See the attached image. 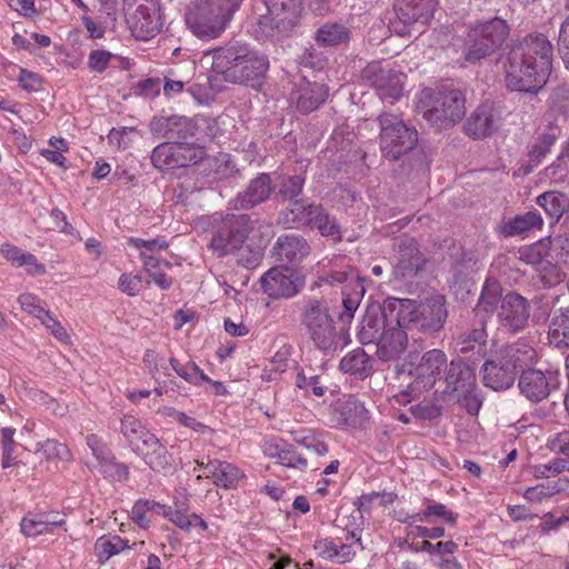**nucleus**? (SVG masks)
Here are the masks:
<instances>
[{"instance_id":"nucleus-1","label":"nucleus","mask_w":569,"mask_h":569,"mask_svg":"<svg viewBox=\"0 0 569 569\" xmlns=\"http://www.w3.org/2000/svg\"><path fill=\"white\" fill-rule=\"evenodd\" d=\"M552 47L545 36H535L513 47L506 66V84L520 92H537L551 71Z\"/></svg>"},{"instance_id":"nucleus-2","label":"nucleus","mask_w":569,"mask_h":569,"mask_svg":"<svg viewBox=\"0 0 569 569\" xmlns=\"http://www.w3.org/2000/svg\"><path fill=\"white\" fill-rule=\"evenodd\" d=\"M211 64L212 73L230 82L247 83L262 77L268 69L266 57L249 50L246 46H231L207 53L201 59Z\"/></svg>"},{"instance_id":"nucleus-3","label":"nucleus","mask_w":569,"mask_h":569,"mask_svg":"<svg viewBox=\"0 0 569 569\" xmlns=\"http://www.w3.org/2000/svg\"><path fill=\"white\" fill-rule=\"evenodd\" d=\"M120 431L132 450L156 471L170 473L174 470V460L159 439L151 433L133 415L121 419Z\"/></svg>"},{"instance_id":"nucleus-4","label":"nucleus","mask_w":569,"mask_h":569,"mask_svg":"<svg viewBox=\"0 0 569 569\" xmlns=\"http://www.w3.org/2000/svg\"><path fill=\"white\" fill-rule=\"evenodd\" d=\"M240 0H201L187 13V24L200 39H213L226 29Z\"/></svg>"},{"instance_id":"nucleus-5","label":"nucleus","mask_w":569,"mask_h":569,"mask_svg":"<svg viewBox=\"0 0 569 569\" xmlns=\"http://www.w3.org/2000/svg\"><path fill=\"white\" fill-rule=\"evenodd\" d=\"M448 359L443 351L432 349L423 355H409L397 367L399 376L411 378L410 388L415 393H422L433 388L447 369Z\"/></svg>"},{"instance_id":"nucleus-6","label":"nucleus","mask_w":569,"mask_h":569,"mask_svg":"<svg viewBox=\"0 0 569 569\" xmlns=\"http://www.w3.org/2000/svg\"><path fill=\"white\" fill-rule=\"evenodd\" d=\"M465 103V96L459 90L433 92L423 89L419 93L417 108L429 122L447 126L462 119Z\"/></svg>"},{"instance_id":"nucleus-7","label":"nucleus","mask_w":569,"mask_h":569,"mask_svg":"<svg viewBox=\"0 0 569 569\" xmlns=\"http://www.w3.org/2000/svg\"><path fill=\"white\" fill-rule=\"evenodd\" d=\"M509 28L505 20L495 18L471 27L465 40L463 56L476 63L493 52L507 38Z\"/></svg>"},{"instance_id":"nucleus-8","label":"nucleus","mask_w":569,"mask_h":569,"mask_svg":"<svg viewBox=\"0 0 569 569\" xmlns=\"http://www.w3.org/2000/svg\"><path fill=\"white\" fill-rule=\"evenodd\" d=\"M123 11L137 39L149 40L160 32L162 19L158 0H123Z\"/></svg>"},{"instance_id":"nucleus-9","label":"nucleus","mask_w":569,"mask_h":569,"mask_svg":"<svg viewBox=\"0 0 569 569\" xmlns=\"http://www.w3.org/2000/svg\"><path fill=\"white\" fill-rule=\"evenodd\" d=\"M380 123V148L382 154L389 159H398L413 149L418 134L407 127L401 119L393 114H382Z\"/></svg>"},{"instance_id":"nucleus-10","label":"nucleus","mask_w":569,"mask_h":569,"mask_svg":"<svg viewBox=\"0 0 569 569\" xmlns=\"http://www.w3.org/2000/svg\"><path fill=\"white\" fill-rule=\"evenodd\" d=\"M203 156L204 151L200 147L174 142L162 143L156 147L152 151L151 160L156 168L167 170L197 163Z\"/></svg>"},{"instance_id":"nucleus-11","label":"nucleus","mask_w":569,"mask_h":569,"mask_svg":"<svg viewBox=\"0 0 569 569\" xmlns=\"http://www.w3.org/2000/svg\"><path fill=\"white\" fill-rule=\"evenodd\" d=\"M305 325L313 342L320 349H330L337 345V332L327 308L319 302L309 305L305 315Z\"/></svg>"},{"instance_id":"nucleus-12","label":"nucleus","mask_w":569,"mask_h":569,"mask_svg":"<svg viewBox=\"0 0 569 569\" xmlns=\"http://www.w3.org/2000/svg\"><path fill=\"white\" fill-rule=\"evenodd\" d=\"M363 77L371 81L382 100L392 103L402 94L406 76L401 71L382 67L380 62H371L363 70Z\"/></svg>"},{"instance_id":"nucleus-13","label":"nucleus","mask_w":569,"mask_h":569,"mask_svg":"<svg viewBox=\"0 0 569 569\" xmlns=\"http://www.w3.org/2000/svg\"><path fill=\"white\" fill-rule=\"evenodd\" d=\"M520 361L513 349L508 350L506 357L501 359L486 361L482 368L483 383L496 391L509 389L513 385Z\"/></svg>"},{"instance_id":"nucleus-14","label":"nucleus","mask_w":569,"mask_h":569,"mask_svg":"<svg viewBox=\"0 0 569 569\" xmlns=\"http://www.w3.org/2000/svg\"><path fill=\"white\" fill-rule=\"evenodd\" d=\"M301 283L302 279L297 271L283 267L273 268L261 278L263 291L274 298L296 295Z\"/></svg>"},{"instance_id":"nucleus-15","label":"nucleus","mask_w":569,"mask_h":569,"mask_svg":"<svg viewBox=\"0 0 569 569\" xmlns=\"http://www.w3.org/2000/svg\"><path fill=\"white\" fill-rule=\"evenodd\" d=\"M500 329L516 332L525 328L529 319V307L525 298L517 293L507 295L498 311Z\"/></svg>"},{"instance_id":"nucleus-16","label":"nucleus","mask_w":569,"mask_h":569,"mask_svg":"<svg viewBox=\"0 0 569 569\" xmlns=\"http://www.w3.org/2000/svg\"><path fill=\"white\" fill-rule=\"evenodd\" d=\"M521 393L532 402L546 399L553 389H557V377L541 370L530 369L523 371L519 378Z\"/></svg>"},{"instance_id":"nucleus-17","label":"nucleus","mask_w":569,"mask_h":569,"mask_svg":"<svg viewBox=\"0 0 569 569\" xmlns=\"http://www.w3.org/2000/svg\"><path fill=\"white\" fill-rule=\"evenodd\" d=\"M291 213L293 224H311L313 223L323 237H329L333 241L340 240V231L333 219L322 214V210L316 206L303 207L299 202L293 203Z\"/></svg>"},{"instance_id":"nucleus-18","label":"nucleus","mask_w":569,"mask_h":569,"mask_svg":"<svg viewBox=\"0 0 569 569\" xmlns=\"http://www.w3.org/2000/svg\"><path fill=\"white\" fill-rule=\"evenodd\" d=\"M458 378L453 381V391L458 401L471 415H477L481 408L482 400L477 392L476 376L468 366H458Z\"/></svg>"},{"instance_id":"nucleus-19","label":"nucleus","mask_w":569,"mask_h":569,"mask_svg":"<svg viewBox=\"0 0 569 569\" xmlns=\"http://www.w3.org/2000/svg\"><path fill=\"white\" fill-rule=\"evenodd\" d=\"M260 447L267 458L277 460L283 467L296 469H305L307 467V460L280 438H264Z\"/></svg>"},{"instance_id":"nucleus-20","label":"nucleus","mask_w":569,"mask_h":569,"mask_svg":"<svg viewBox=\"0 0 569 569\" xmlns=\"http://www.w3.org/2000/svg\"><path fill=\"white\" fill-rule=\"evenodd\" d=\"M248 228V219L244 216H239L234 220L230 221V226L226 229L220 230L211 241L213 250L218 251L219 254L228 253L239 246L244 240V232Z\"/></svg>"},{"instance_id":"nucleus-21","label":"nucleus","mask_w":569,"mask_h":569,"mask_svg":"<svg viewBox=\"0 0 569 569\" xmlns=\"http://www.w3.org/2000/svg\"><path fill=\"white\" fill-rule=\"evenodd\" d=\"M497 128L496 110L491 104H481L468 118L465 130L473 138L490 136Z\"/></svg>"},{"instance_id":"nucleus-22","label":"nucleus","mask_w":569,"mask_h":569,"mask_svg":"<svg viewBox=\"0 0 569 569\" xmlns=\"http://www.w3.org/2000/svg\"><path fill=\"white\" fill-rule=\"evenodd\" d=\"M436 0H401L396 6V13L405 24L417 21L427 22L433 14Z\"/></svg>"},{"instance_id":"nucleus-23","label":"nucleus","mask_w":569,"mask_h":569,"mask_svg":"<svg viewBox=\"0 0 569 569\" xmlns=\"http://www.w3.org/2000/svg\"><path fill=\"white\" fill-rule=\"evenodd\" d=\"M0 254L16 268H26L27 273L31 276H40L46 273L44 264L38 262L37 258L21 248L11 243H2L0 246Z\"/></svg>"},{"instance_id":"nucleus-24","label":"nucleus","mask_w":569,"mask_h":569,"mask_svg":"<svg viewBox=\"0 0 569 569\" xmlns=\"http://www.w3.org/2000/svg\"><path fill=\"white\" fill-rule=\"evenodd\" d=\"M269 17H264L261 24L274 22L277 28L286 29L292 26L298 17L296 0H266Z\"/></svg>"},{"instance_id":"nucleus-25","label":"nucleus","mask_w":569,"mask_h":569,"mask_svg":"<svg viewBox=\"0 0 569 569\" xmlns=\"http://www.w3.org/2000/svg\"><path fill=\"white\" fill-rule=\"evenodd\" d=\"M407 333L405 329L396 326H389L380 336L378 355L383 360H389L402 352L407 346Z\"/></svg>"},{"instance_id":"nucleus-26","label":"nucleus","mask_w":569,"mask_h":569,"mask_svg":"<svg viewBox=\"0 0 569 569\" xmlns=\"http://www.w3.org/2000/svg\"><path fill=\"white\" fill-rule=\"evenodd\" d=\"M204 468L208 470L207 478L223 488H233L244 478L243 471L227 461L211 460Z\"/></svg>"},{"instance_id":"nucleus-27","label":"nucleus","mask_w":569,"mask_h":569,"mask_svg":"<svg viewBox=\"0 0 569 569\" xmlns=\"http://www.w3.org/2000/svg\"><path fill=\"white\" fill-rule=\"evenodd\" d=\"M34 455L39 458L40 463L58 465L59 462H71L73 456L67 445L53 439H47L38 442Z\"/></svg>"},{"instance_id":"nucleus-28","label":"nucleus","mask_w":569,"mask_h":569,"mask_svg":"<svg viewBox=\"0 0 569 569\" xmlns=\"http://www.w3.org/2000/svg\"><path fill=\"white\" fill-rule=\"evenodd\" d=\"M383 330H387L385 313L379 309L367 312L361 321L359 339L365 345L375 341L378 343Z\"/></svg>"},{"instance_id":"nucleus-29","label":"nucleus","mask_w":569,"mask_h":569,"mask_svg":"<svg viewBox=\"0 0 569 569\" xmlns=\"http://www.w3.org/2000/svg\"><path fill=\"white\" fill-rule=\"evenodd\" d=\"M548 339L559 349L569 347V308L555 312L549 326Z\"/></svg>"},{"instance_id":"nucleus-30","label":"nucleus","mask_w":569,"mask_h":569,"mask_svg":"<svg viewBox=\"0 0 569 569\" xmlns=\"http://www.w3.org/2000/svg\"><path fill=\"white\" fill-rule=\"evenodd\" d=\"M389 307L396 312V325L405 329L421 318V306L410 299H391Z\"/></svg>"},{"instance_id":"nucleus-31","label":"nucleus","mask_w":569,"mask_h":569,"mask_svg":"<svg viewBox=\"0 0 569 569\" xmlns=\"http://www.w3.org/2000/svg\"><path fill=\"white\" fill-rule=\"evenodd\" d=\"M542 218L539 213L529 211L525 214L509 219L500 227V232L506 237H512L527 232L535 228H541Z\"/></svg>"},{"instance_id":"nucleus-32","label":"nucleus","mask_w":569,"mask_h":569,"mask_svg":"<svg viewBox=\"0 0 569 569\" xmlns=\"http://www.w3.org/2000/svg\"><path fill=\"white\" fill-rule=\"evenodd\" d=\"M94 555L100 563H104L111 557L130 549L128 541L117 535H103L94 542Z\"/></svg>"},{"instance_id":"nucleus-33","label":"nucleus","mask_w":569,"mask_h":569,"mask_svg":"<svg viewBox=\"0 0 569 569\" xmlns=\"http://www.w3.org/2000/svg\"><path fill=\"white\" fill-rule=\"evenodd\" d=\"M458 519V515L449 510L445 505L429 501L422 513L412 515L413 521H426L429 523H447L455 526Z\"/></svg>"},{"instance_id":"nucleus-34","label":"nucleus","mask_w":569,"mask_h":569,"mask_svg":"<svg viewBox=\"0 0 569 569\" xmlns=\"http://www.w3.org/2000/svg\"><path fill=\"white\" fill-rule=\"evenodd\" d=\"M276 251L279 258L295 261L308 254L306 241L298 236L280 237L276 243Z\"/></svg>"},{"instance_id":"nucleus-35","label":"nucleus","mask_w":569,"mask_h":569,"mask_svg":"<svg viewBox=\"0 0 569 569\" xmlns=\"http://www.w3.org/2000/svg\"><path fill=\"white\" fill-rule=\"evenodd\" d=\"M446 318L447 310L443 298L439 297L421 306V327L423 329L437 330L442 327Z\"/></svg>"},{"instance_id":"nucleus-36","label":"nucleus","mask_w":569,"mask_h":569,"mask_svg":"<svg viewBox=\"0 0 569 569\" xmlns=\"http://www.w3.org/2000/svg\"><path fill=\"white\" fill-rule=\"evenodd\" d=\"M48 144L50 148H42L39 150V153L50 163L66 169L67 168V158L64 153L69 151V143L62 137H51L48 140Z\"/></svg>"},{"instance_id":"nucleus-37","label":"nucleus","mask_w":569,"mask_h":569,"mask_svg":"<svg viewBox=\"0 0 569 569\" xmlns=\"http://www.w3.org/2000/svg\"><path fill=\"white\" fill-rule=\"evenodd\" d=\"M271 192L270 179L267 174H260L251 182L242 197L243 207H253L266 200Z\"/></svg>"},{"instance_id":"nucleus-38","label":"nucleus","mask_w":569,"mask_h":569,"mask_svg":"<svg viewBox=\"0 0 569 569\" xmlns=\"http://www.w3.org/2000/svg\"><path fill=\"white\" fill-rule=\"evenodd\" d=\"M64 519L48 521L38 515H28L20 521V530L26 537H37L49 531L51 526L58 527L64 525Z\"/></svg>"},{"instance_id":"nucleus-39","label":"nucleus","mask_w":569,"mask_h":569,"mask_svg":"<svg viewBox=\"0 0 569 569\" xmlns=\"http://www.w3.org/2000/svg\"><path fill=\"white\" fill-rule=\"evenodd\" d=\"M349 31L339 23H326L317 31V42L321 46H338L349 40Z\"/></svg>"},{"instance_id":"nucleus-40","label":"nucleus","mask_w":569,"mask_h":569,"mask_svg":"<svg viewBox=\"0 0 569 569\" xmlns=\"http://www.w3.org/2000/svg\"><path fill=\"white\" fill-rule=\"evenodd\" d=\"M87 466L90 469H96L111 481L122 482L127 480L129 475L128 468L123 463L118 462L113 455L109 456L100 463H87Z\"/></svg>"},{"instance_id":"nucleus-41","label":"nucleus","mask_w":569,"mask_h":569,"mask_svg":"<svg viewBox=\"0 0 569 569\" xmlns=\"http://www.w3.org/2000/svg\"><path fill=\"white\" fill-rule=\"evenodd\" d=\"M308 92L301 94L297 101V108L303 112H310L317 109L327 98L328 90L325 86L313 83Z\"/></svg>"},{"instance_id":"nucleus-42","label":"nucleus","mask_w":569,"mask_h":569,"mask_svg":"<svg viewBox=\"0 0 569 569\" xmlns=\"http://www.w3.org/2000/svg\"><path fill=\"white\" fill-rule=\"evenodd\" d=\"M501 296V290L496 281H487L479 302L477 305L478 315H489L493 312L495 306Z\"/></svg>"},{"instance_id":"nucleus-43","label":"nucleus","mask_w":569,"mask_h":569,"mask_svg":"<svg viewBox=\"0 0 569 569\" xmlns=\"http://www.w3.org/2000/svg\"><path fill=\"white\" fill-rule=\"evenodd\" d=\"M169 520L184 531L197 530L203 532L208 529L207 522L198 515H187L179 510L170 512Z\"/></svg>"},{"instance_id":"nucleus-44","label":"nucleus","mask_w":569,"mask_h":569,"mask_svg":"<svg viewBox=\"0 0 569 569\" xmlns=\"http://www.w3.org/2000/svg\"><path fill=\"white\" fill-rule=\"evenodd\" d=\"M539 206H541L546 212L552 218H559L566 208V197L558 192H545L537 199Z\"/></svg>"},{"instance_id":"nucleus-45","label":"nucleus","mask_w":569,"mask_h":569,"mask_svg":"<svg viewBox=\"0 0 569 569\" xmlns=\"http://www.w3.org/2000/svg\"><path fill=\"white\" fill-rule=\"evenodd\" d=\"M39 321L60 343L67 346L72 343L71 336L67 329L50 311H48Z\"/></svg>"},{"instance_id":"nucleus-46","label":"nucleus","mask_w":569,"mask_h":569,"mask_svg":"<svg viewBox=\"0 0 569 569\" xmlns=\"http://www.w3.org/2000/svg\"><path fill=\"white\" fill-rule=\"evenodd\" d=\"M407 539L413 540L416 538L438 539L445 536V529L441 526H433L431 528L415 525L417 521L412 520V516L408 517Z\"/></svg>"},{"instance_id":"nucleus-47","label":"nucleus","mask_w":569,"mask_h":569,"mask_svg":"<svg viewBox=\"0 0 569 569\" xmlns=\"http://www.w3.org/2000/svg\"><path fill=\"white\" fill-rule=\"evenodd\" d=\"M144 367L148 369L152 379L158 381L161 376H169L168 367L166 365V360L160 357L153 350H147L142 358Z\"/></svg>"},{"instance_id":"nucleus-48","label":"nucleus","mask_w":569,"mask_h":569,"mask_svg":"<svg viewBox=\"0 0 569 569\" xmlns=\"http://www.w3.org/2000/svg\"><path fill=\"white\" fill-rule=\"evenodd\" d=\"M548 254V246L543 241H538L531 246L522 247L519 250L520 260L527 264H540Z\"/></svg>"},{"instance_id":"nucleus-49","label":"nucleus","mask_w":569,"mask_h":569,"mask_svg":"<svg viewBox=\"0 0 569 569\" xmlns=\"http://www.w3.org/2000/svg\"><path fill=\"white\" fill-rule=\"evenodd\" d=\"M367 356L363 351L357 350L348 353L340 361V368L347 373H361L367 368Z\"/></svg>"},{"instance_id":"nucleus-50","label":"nucleus","mask_w":569,"mask_h":569,"mask_svg":"<svg viewBox=\"0 0 569 569\" xmlns=\"http://www.w3.org/2000/svg\"><path fill=\"white\" fill-rule=\"evenodd\" d=\"M141 258L143 259V268L147 273L152 278L153 282L160 289H168L171 286V279L166 274L157 272L156 269L161 264L160 261L152 257H146L144 252L141 253Z\"/></svg>"},{"instance_id":"nucleus-51","label":"nucleus","mask_w":569,"mask_h":569,"mask_svg":"<svg viewBox=\"0 0 569 569\" xmlns=\"http://www.w3.org/2000/svg\"><path fill=\"white\" fill-rule=\"evenodd\" d=\"M20 307L40 320L49 310L41 305V300L33 293H22L18 298Z\"/></svg>"},{"instance_id":"nucleus-52","label":"nucleus","mask_w":569,"mask_h":569,"mask_svg":"<svg viewBox=\"0 0 569 569\" xmlns=\"http://www.w3.org/2000/svg\"><path fill=\"white\" fill-rule=\"evenodd\" d=\"M136 130L130 127L113 128L108 134L109 143L119 149H127L132 142V136Z\"/></svg>"},{"instance_id":"nucleus-53","label":"nucleus","mask_w":569,"mask_h":569,"mask_svg":"<svg viewBox=\"0 0 569 569\" xmlns=\"http://www.w3.org/2000/svg\"><path fill=\"white\" fill-rule=\"evenodd\" d=\"M296 442L306 449L315 452L317 456H323L328 452L327 445L319 439L312 431L295 438Z\"/></svg>"},{"instance_id":"nucleus-54","label":"nucleus","mask_w":569,"mask_h":569,"mask_svg":"<svg viewBox=\"0 0 569 569\" xmlns=\"http://www.w3.org/2000/svg\"><path fill=\"white\" fill-rule=\"evenodd\" d=\"M112 58L113 54L110 51L92 50L88 57V67L93 72H103Z\"/></svg>"},{"instance_id":"nucleus-55","label":"nucleus","mask_w":569,"mask_h":569,"mask_svg":"<svg viewBox=\"0 0 569 569\" xmlns=\"http://www.w3.org/2000/svg\"><path fill=\"white\" fill-rule=\"evenodd\" d=\"M119 289L130 296H137L142 289V279L137 274L122 273L118 281Z\"/></svg>"},{"instance_id":"nucleus-56","label":"nucleus","mask_w":569,"mask_h":569,"mask_svg":"<svg viewBox=\"0 0 569 569\" xmlns=\"http://www.w3.org/2000/svg\"><path fill=\"white\" fill-rule=\"evenodd\" d=\"M86 442L96 459L94 463H100L112 455L107 445L97 435H88Z\"/></svg>"},{"instance_id":"nucleus-57","label":"nucleus","mask_w":569,"mask_h":569,"mask_svg":"<svg viewBox=\"0 0 569 569\" xmlns=\"http://www.w3.org/2000/svg\"><path fill=\"white\" fill-rule=\"evenodd\" d=\"M363 288L361 287L360 293H357L352 297L343 298L342 305H343V312L339 315V320L343 325L350 323L352 320L355 312L357 311L359 303H360V297L363 295Z\"/></svg>"},{"instance_id":"nucleus-58","label":"nucleus","mask_w":569,"mask_h":569,"mask_svg":"<svg viewBox=\"0 0 569 569\" xmlns=\"http://www.w3.org/2000/svg\"><path fill=\"white\" fill-rule=\"evenodd\" d=\"M558 48L566 68L569 70V16L559 29Z\"/></svg>"},{"instance_id":"nucleus-59","label":"nucleus","mask_w":569,"mask_h":569,"mask_svg":"<svg viewBox=\"0 0 569 569\" xmlns=\"http://www.w3.org/2000/svg\"><path fill=\"white\" fill-rule=\"evenodd\" d=\"M397 496L393 492H388L383 495H378L376 492L362 495L358 499V505L360 510H366L372 505L375 501L379 500V503L386 506L390 505L396 500Z\"/></svg>"},{"instance_id":"nucleus-60","label":"nucleus","mask_w":569,"mask_h":569,"mask_svg":"<svg viewBox=\"0 0 569 569\" xmlns=\"http://www.w3.org/2000/svg\"><path fill=\"white\" fill-rule=\"evenodd\" d=\"M548 448L558 455H562L569 459V431L555 435L548 440Z\"/></svg>"},{"instance_id":"nucleus-61","label":"nucleus","mask_w":569,"mask_h":569,"mask_svg":"<svg viewBox=\"0 0 569 569\" xmlns=\"http://www.w3.org/2000/svg\"><path fill=\"white\" fill-rule=\"evenodd\" d=\"M148 506L147 500H139L133 505L131 510L132 519L142 528H147L151 522Z\"/></svg>"},{"instance_id":"nucleus-62","label":"nucleus","mask_w":569,"mask_h":569,"mask_svg":"<svg viewBox=\"0 0 569 569\" xmlns=\"http://www.w3.org/2000/svg\"><path fill=\"white\" fill-rule=\"evenodd\" d=\"M558 134L559 132L557 128H551L550 132L542 134L539 142L533 146L532 154L537 158L545 154L549 150V148L556 142Z\"/></svg>"},{"instance_id":"nucleus-63","label":"nucleus","mask_w":569,"mask_h":569,"mask_svg":"<svg viewBox=\"0 0 569 569\" xmlns=\"http://www.w3.org/2000/svg\"><path fill=\"white\" fill-rule=\"evenodd\" d=\"M338 545L329 538H320L315 542V550L323 559L335 560Z\"/></svg>"},{"instance_id":"nucleus-64","label":"nucleus","mask_w":569,"mask_h":569,"mask_svg":"<svg viewBox=\"0 0 569 569\" xmlns=\"http://www.w3.org/2000/svg\"><path fill=\"white\" fill-rule=\"evenodd\" d=\"M541 473L546 477H555L569 470V462L562 458H555L540 467Z\"/></svg>"}]
</instances>
